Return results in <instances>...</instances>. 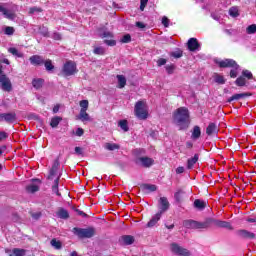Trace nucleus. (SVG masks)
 <instances>
[{
    "instance_id": "41",
    "label": "nucleus",
    "mask_w": 256,
    "mask_h": 256,
    "mask_svg": "<svg viewBox=\"0 0 256 256\" xmlns=\"http://www.w3.org/2000/svg\"><path fill=\"white\" fill-rule=\"evenodd\" d=\"M59 123H61V117L56 116L51 119L50 125L51 127L55 128L59 125Z\"/></svg>"
},
{
    "instance_id": "42",
    "label": "nucleus",
    "mask_w": 256,
    "mask_h": 256,
    "mask_svg": "<svg viewBox=\"0 0 256 256\" xmlns=\"http://www.w3.org/2000/svg\"><path fill=\"white\" fill-rule=\"evenodd\" d=\"M43 63L45 65L46 71H53V69H55V66H53V62H51V60H46Z\"/></svg>"
},
{
    "instance_id": "50",
    "label": "nucleus",
    "mask_w": 256,
    "mask_h": 256,
    "mask_svg": "<svg viewBox=\"0 0 256 256\" xmlns=\"http://www.w3.org/2000/svg\"><path fill=\"white\" fill-rule=\"evenodd\" d=\"M130 41H131V35L129 34L124 35L121 39V43H130Z\"/></svg>"
},
{
    "instance_id": "37",
    "label": "nucleus",
    "mask_w": 256,
    "mask_h": 256,
    "mask_svg": "<svg viewBox=\"0 0 256 256\" xmlns=\"http://www.w3.org/2000/svg\"><path fill=\"white\" fill-rule=\"evenodd\" d=\"M118 127L122 129V131H129V125L127 123V120H120L118 122Z\"/></svg>"
},
{
    "instance_id": "43",
    "label": "nucleus",
    "mask_w": 256,
    "mask_h": 256,
    "mask_svg": "<svg viewBox=\"0 0 256 256\" xmlns=\"http://www.w3.org/2000/svg\"><path fill=\"white\" fill-rule=\"evenodd\" d=\"M170 55L171 57H174V59H181V57H183V51L178 49L174 52H171Z\"/></svg>"
},
{
    "instance_id": "16",
    "label": "nucleus",
    "mask_w": 256,
    "mask_h": 256,
    "mask_svg": "<svg viewBox=\"0 0 256 256\" xmlns=\"http://www.w3.org/2000/svg\"><path fill=\"white\" fill-rule=\"evenodd\" d=\"M238 236H240L241 239H255V234L247 230H239Z\"/></svg>"
},
{
    "instance_id": "25",
    "label": "nucleus",
    "mask_w": 256,
    "mask_h": 256,
    "mask_svg": "<svg viewBox=\"0 0 256 256\" xmlns=\"http://www.w3.org/2000/svg\"><path fill=\"white\" fill-rule=\"evenodd\" d=\"M8 53H11V55H13L14 57H18L20 59H22V57H24L23 52L18 51V49L15 47L8 48Z\"/></svg>"
},
{
    "instance_id": "6",
    "label": "nucleus",
    "mask_w": 256,
    "mask_h": 256,
    "mask_svg": "<svg viewBox=\"0 0 256 256\" xmlns=\"http://www.w3.org/2000/svg\"><path fill=\"white\" fill-rule=\"evenodd\" d=\"M62 73L65 77H71L77 73V65L73 61H68L62 68Z\"/></svg>"
},
{
    "instance_id": "55",
    "label": "nucleus",
    "mask_w": 256,
    "mask_h": 256,
    "mask_svg": "<svg viewBox=\"0 0 256 256\" xmlns=\"http://www.w3.org/2000/svg\"><path fill=\"white\" fill-rule=\"evenodd\" d=\"M84 133H85V131L83 130V128H77V130H76L77 137H83Z\"/></svg>"
},
{
    "instance_id": "29",
    "label": "nucleus",
    "mask_w": 256,
    "mask_h": 256,
    "mask_svg": "<svg viewBox=\"0 0 256 256\" xmlns=\"http://www.w3.org/2000/svg\"><path fill=\"white\" fill-rule=\"evenodd\" d=\"M244 97H247L246 93L234 94L228 99V103H231L232 101H239V99H243Z\"/></svg>"
},
{
    "instance_id": "40",
    "label": "nucleus",
    "mask_w": 256,
    "mask_h": 256,
    "mask_svg": "<svg viewBox=\"0 0 256 256\" xmlns=\"http://www.w3.org/2000/svg\"><path fill=\"white\" fill-rule=\"evenodd\" d=\"M229 15H230V17H239V8L231 7L229 9Z\"/></svg>"
},
{
    "instance_id": "20",
    "label": "nucleus",
    "mask_w": 256,
    "mask_h": 256,
    "mask_svg": "<svg viewBox=\"0 0 256 256\" xmlns=\"http://www.w3.org/2000/svg\"><path fill=\"white\" fill-rule=\"evenodd\" d=\"M120 241L123 243V245H133L135 239L133 236L125 235L121 237Z\"/></svg>"
},
{
    "instance_id": "63",
    "label": "nucleus",
    "mask_w": 256,
    "mask_h": 256,
    "mask_svg": "<svg viewBox=\"0 0 256 256\" xmlns=\"http://www.w3.org/2000/svg\"><path fill=\"white\" fill-rule=\"evenodd\" d=\"M53 113H59V105L54 106Z\"/></svg>"
},
{
    "instance_id": "17",
    "label": "nucleus",
    "mask_w": 256,
    "mask_h": 256,
    "mask_svg": "<svg viewBox=\"0 0 256 256\" xmlns=\"http://www.w3.org/2000/svg\"><path fill=\"white\" fill-rule=\"evenodd\" d=\"M31 65H43L45 63V60H43V57L39 55H33L29 59Z\"/></svg>"
},
{
    "instance_id": "4",
    "label": "nucleus",
    "mask_w": 256,
    "mask_h": 256,
    "mask_svg": "<svg viewBox=\"0 0 256 256\" xmlns=\"http://www.w3.org/2000/svg\"><path fill=\"white\" fill-rule=\"evenodd\" d=\"M79 106L80 112L77 116V119H79V121H82V123H85V121H91V116H89V113H87V111L89 110V101L81 100L79 102Z\"/></svg>"
},
{
    "instance_id": "23",
    "label": "nucleus",
    "mask_w": 256,
    "mask_h": 256,
    "mask_svg": "<svg viewBox=\"0 0 256 256\" xmlns=\"http://www.w3.org/2000/svg\"><path fill=\"white\" fill-rule=\"evenodd\" d=\"M199 137H201V127L194 126L192 135H191V139H193L194 141H197V139H199Z\"/></svg>"
},
{
    "instance_id": "13",
    "label": "nucleus",
    "mask_w": 256,
    "mask_h": 256,
    "mask_svg": "<svg viewBox=\"0 0 256 256\" xmlns=\"http://www.w3.org/2000/svg\"><path fill=\"white\" fill-rule=\"evenodd\" d=\"M138 163H140V165H142V167H151V165H153V163H155V160H153V158H149V157H140V158H138Z\"/></svg>"
},
{
    "instance_id": "21",
    "label": "nucleus",
    "mask_w": 256,
    "mask_h": 256,
    "mask_svg": "<svg viewBox=\"0 0 256 256\" xmlns=\"http://www.w3.org/2000/svg\"><path fill=\"white\" fill-rule=\"evenodd\" d=\"M104 149H106L107 151H117L120 149V146L119 144L108 142L104 144Z\"/></svg>"
},
{
    "instance_id": "32",
    "label": "nucleus",
    "mask_w": 256,
    "mask_h": 256,
    "mask_svg": "<svg viewBox=\"0 0 256 256\" xmlns=\"http://www.w3.org/2000/svg\"><path fill=\"white\" fill-rule=\"evenodd\" d=\"M205 201H203V200H199V199H196L195 201H194V207L196 208V209H199L200 211H203V209L205 208Z\"/></svg>"
},
{
    "instance_id": "19",
    "label": "nucleus",
    "mask_w": 256,
    "mask_h": 256,
    "mask_svg": "<svg viewBox=\"0 0 256 256\" xmlns=\"http://www.w3.org/2000/svg\"><path fill=\"white\" fill-rule=\"evenodd\" d=\"M2 121H6V123H13V121H15V113H3Z\"/></svg>"
},
{
    "instance_id": "38",
    "label": "nucleus",
    "mask_w": 256,
    "mask_h": 256,
    "mask_svg": "<svg viewBox=\"0 0 256 256\" xmlns=\"http://www.w3.org/2000/svg\"><path fill=\"white\" fill-rule=\"evenodd\" d=\"M25 253V249L15 248L10 254V256H25Z\"/></svg>"
},
{
    "instance_id": "61",
    "label": "nucleus",
    "mask_w": 256,
    "mask_h": 256,
    "mask_svg": "<svg viewBox=\"0 0 256 256\" xmlns=\"http://www.w3.org/2000/svg\"><path fill=\"white\" fill-rule=\"evenodd\" d=\"M136 26H138L139 29H145V24L143 22H136Z\"/></svg>"
},
{
    "instance_id": "7",
    "label": "nucleus",
    "mask_w": 256,
    "mask_h": 256,
    "mask_svg": "<svg viewBox=\"0 0 256 256\" xmlns=\"http://www.w3.org/2000/svg\"><path fill=\"white\" fill-rule=\"evenodd\" d=\"M170 250L174 255L177 256H191V252L188 249L184 248L183 246H180L177 243H172L170 245Z\"/></svg>"
},
{
    "instance_id": "3",
    "label": "nucleus",
    "mask_w": 256,
    "mask_h": 256,
    "mask_svg": "<svg viewBox=\"0 0 256 256\" xmlns=\"http://www.w3.org/2000/svg\"><path fill=\"white\" fill-rule=\"evenodd\" d=\"M134 113L138 119L145 120L149 117V111L147 109V102L138 101L134 107Z\"/></svg>"
},
{
    "instance_id": "64",
    "label": "nucleus",
    "mask_w": 256,
    "mask_h": 256,
    "mask_svg": "<svg viewBox=\"0 0 256 256\" xmlns=\"http://www.w3.org/2000/svg\"><path fill=\"white\" fill-rule=\"evenodd\" d=\"M247 221H248V223H256L255 218H248Z\"/></svg>"
},
{
    "instance_id": "36",
    "label": "nucleus",
    "mask_w": 256,
    "mask_h": 256,
    "mask_svg": "<svg viewBox=\"0 0 256 256\" xmlns=\"http://www.w3.org/2000/svg\"><path fill=\"white\" fill-rule=\"evenodd\" d=\"M26 191H28V193H37V191H39V185L30 184L26 187Z\"/></svg>"
},
{
    "instance_id": "33",
    "label": "nucleus",
    "mask_w": 256,
    "mask_h": 256,
    "mask_svg": "<svg viewBox=\"0 0 256 256\" xmlns=\"http://www.w3.org/2000/svg\"><path fill=\"white\" fill-rule=\"evenodd\" d=\"M58 169H59V162H55L50 170L49 179H53L54 175H57Z\"/></svg>"
},
{
    "instance_id": "45",
    "label": "nucleus",
    "mask_w": 256,
    "mask_h": 256,
    "mask_svg": "<svg viewBox=\"0 0 256 256\" xmlns=\"http://www.w3.org/2000/svg\"><path fill=\"white\" fill-rule=\"evenodd\" d=\"M93 53L94 55H105V48L101 46L95 47Z\"/></svg>"
},
{
    "instance_id": "12",
    "label": "nucleus",
    "mask_w": 256,
    "mask_h": 256,
    "mask_svg": "<svg viewBox=\"0 0 256 256\" xmlns=\"http://www.w3.org/2000/svg\"><path fill=\"white\" fill-rule=\"evenodd\" d=\"M0 83L2 85V89L3 91H11L12 86H11V80H9V78H7V76L4 75H0Z\"/></svg>"
},
{
    "instance_id": "49",
    "label": "nucleus",
    "mask_w": 256,
    "mask_h": 256,
    "mask_svg": "<svg viewBox=\"0 0 256 256\" xmlns=\"http://www.w3.org/2000/svg\"><path fill=\"white\" fill-rule=\"evenodd\" d=\"M147 3H149V0H140V11H145V7H147Z\"/></svg>"
},
{
    "instance_id": "2",
    "label": "nucleus",
    "mask_w": 256,
    "mask_h": 256,
    "mask_svg": "<svg viewBox=\"0 0 256 256\" xmlns=\"http://www.w3.org/2000/svg\"><path fill=\"white\" fill-rule=\"evenodd\" d=\"M216 64L222 68H231L230 77L235 79L237 77V69H239V65L233 59H224V60H216Z\"/></svg>"
},
{
    "instance_id": "9",
    "label": "nucleus",
    "mask_w": 256,
    "mask_h": 256,
    "mask_svg": "<svg viewBox=\"0 0 256 256\" xmlns=\"http://www.w3.org/2000/svg\"><path fill=\"white\" fill-rule=\"evenodd\" d=\"M211 223H214V225L220 229H228L229 231H233V225H231V223L228 221L211 219Z\"/></svg>"
},
{
    "instance_id": "56",
    "label": "nucleus",
    "mask_w": 256,
    "mask_h": 256,
    "mask_svg": "<svg viewBox=\"0 0 256 256\" xmlns=\"http://www.w3.org/2000/svg\"><path fill=\"white\" fill-rule=\"evenodd\" d=\"M162 25H164V27H169V18L164 16L162 18Z\"/></svg>"
},
{
    "instance_id": "26",
    "label": "nucleus",
    "mask_w": 256,
    "mask_h": 256,
    "mask_svg": "<svg viewBox=\"0 0 256 256\" xmlns=\"http://www.w3.org/2000/svg\"><path fill=\"white\" fill-rule=\"evenodd\" d=\"M116 77L118 79V88L123 89L127 85V78L123 75H117Z\"/></svg>"
},
{
    "instance_id": "60",
    "label": "nucleus",
    "mask_w": 256,
    "mask_h": 256,
    "mask_svg": "<svg viewBox=\"0 0 256 256\" xmlns=\"http://www.w3.org/2000/svg\"><path fill=\"white\" fill-rule=\"evenodd\" d=\"M9 137L6 132L1 131L0 132V141H3V139H7Z\"/></svg>"
},
{
    "instance_id": "46",
    "label": "nucleus",
    "mask_w": 256,
    "mask_h": 256,
    "mask_svg": "<svg viewBox=\"0 0 256 256\" xmlns=\"http://www.w3.org/2000/svg\"><path fill=\"white\" fill-rule=\"evenodd\" d=\"M242 77H244V79L246 78L248 80H251V79H253V73H251V71H249V70H243Z\"/></svg>"
},
{
    "instance_id": "59",
    "label": "nucleus",
    "mask_w": 256,
    "mask_h": 256,
    "mask_svg": "<svg viewBox=\"0 0 256 256\" xmlns=\"http://www.w3.org/2000/svg\"><path fill=\"white\" fill-rule=\"evenodd\" d=\"M76 155H83V149L81 147H75Z\"/></svg>"
},
{
    "instance_id": "5",
    "label": "nucleus",
    "mask_w": 256,
    "mask_h": 256,
    "mask_svg": "<svg viewBox=\"0 0 256 256\" xmlns=\"http://www.w3.org/2000/svg\"><path fill=\"white\" fill-rule=\"evenodd\" d=\"M74 235L80 237V239H91L95 236V228H73Z\"/></svg>"
},
{
    "instance_id": "31",
    "label": "nucleus",
    "mask_w": 256,
    "mask_h": 256,
    "mask_svg": "<svg viewBox=\"0 0 256 256\" xmlns=\"http://www.w3.org/2000/svg\"><path fill=\"white\" fill-rule=\"evenodd\" d=\"M143 189L146 193H153V191H157V186L153 184H144Z\"/></svg>"
},
{
    "instance_id": "18",
    "label": "nucleus",
    "mask_w": 256,
    "mask_h": 256,
    "mask_svg": "<svg viewBox=\"0 0 256 256\" xmlns=\"http://www.w3.org/2000/svg\"><path fill=\"white\" fill-rule=\"evenodd\" d=\"M161 212L156 213L152 219L147 223V227H155L157 225V222L161 220Z\"/></svg>"
},
{
    "instance_id": "48",
    "label": "nucleus",
    "mask_w": 256,
    "mask_h": 256,
    "mask_svg": "<svg viewBox=\"0 0 256 256\" xmlns=\"http://www.w3.org/2000/svg\"><path fill=\"white\" fill-rule=\"evenodd\" d=\"M4 32H5V35H13V33H15V29L11 26H7Z\"/></svg>"
},
{
    "instance_id": "47",
    "label": "nucleus",
    "mask_w": 256,
    "mask_h": 256,
    "mask_svg": "<svg viewBox=\"0 0 256 256\" xmlns=\"http://www.w3.org/2000/svg\"><path fill=\"white\" fill-rule=\"evenodd\" d=\"M166 72L168 73V75H173V71H175V65L171 64V65H167L165 67Z\"/></svg>"
},
{
    "instance_id": "58",
    "label": "nucleus",
    "mask_w": 256,
    "mask_h": 256,
    "mask_svg": "<svg viewBox=\"0 0 256 256\" xmlns=\"http://www.w3.org/2000/svg\"><path fill=\"white\" fill-rule=\"evenodd\" d=\"M176 173H177L178 175H181V173H185V167L179 166V167L176 169Z\"/></svg>"
},
{
    "instance_id": "27",
    "label": "nucleus",
    "mask_w": 256,
    "mask_h": 256,
    "mask_svg": "<svg viewBox=\"0 0 256 256\" xmlns=\"http://www.w3.org/2000/svg\"><path fill=\"white\" fill-rule=\"evenodd\" d=\"M57 217H59V219H69V212L66 209H59L57 212Z\"/></svg>"
},
{
    "instance_id": "54",
    "label": "nucleus",
    "mask_w": 256,
    "mask_h": 256,
    "mask_svg": "<svg viewBox=\"0 0 256 256\" xmlns=\"http://www.w3.org/2000/svg\"><path fill=\"white\" fill-rule=\"evenodd\" d=\"M29 13L33 15L34 13H41V8L32 7L29 9Z\"/></svg>"
},
{
    "instance_id": "24",
    "label": "nucleus",
    "mask_w": 256,
    "mask_h": 256,
    "mask_svg": "<svg viewBox=\"0 0 256 256\" xmlns=\"http://www.w3.org/2000/svg\"><path fill=\"white\" fill-rule=\"evenodd\" d=\"M199 161V154H195L194 157L188 159L187 161V169H192L195 164Z\"/></svg>"
},
{
    "instance_id": "57",
    "label": "nucleus",
    "mask_w": 256,
    "mask_h": 256,
    "mask_svg": "<svg viewBox=\"0 0 256 256\" xmlns=\"http://www.w3.org/2000/svg\"><path fill=\"white\" fill-rule=\"evenodd\" d=\"M52 38H54L55 41H61V35L58 32H54Z\"/></svg>"
},
{
    "instance_id": "14",
    "label": "nucleus",
    "mask_w": 256,
    "mask_h": 256,
    "mask_svg": "<svg viewBox=\"0 0 256 256\" xmlns=\"http://www.w3.org/2000/svg\"><path fill=\"white\" fill-rule=\"evenodd\" d=\"M188 49L189 51H199V42L197 38H190L188 40Z\"/></svg>"
},
{
    "instance_id": "34",
    "label": "nucleus",
    "mask_w": 256,
    "mask_h": 256,
    "mask_svg": "<svg viewBox=\"0 0 256 256\" xmlns=\"http://www.w3.org/2000/svg\"><path fill=\"white\" fill-rule=\"evenodd\" d=\"M32 85H33L34 89H41L43 87V79H41V78L34 79L32 81Z\"/></svg>"
},
{
    "instance_id": "8",
    "label": "nucleus",
    "mask_w": 256,
    "mask_h": 256,
    "mask_svg": "<svg viewBox=\"0 0 256 256\" xmlns=\"http://www.w3.org/2000/svg\"><path fill=\"white\" fill-rule=\"evenodd\" d=\"M99 36L101 39H105L104 43L108 45V47H115L117 45V42L113 39V33L110 31H104L100 33Z\"/></svg>"
},
{
    "instance_id": "28",
    "label": "nucleus",
    "mask_w": 256,
    "mask_h": 256,
    "mask_svg": "<svg viewBox=\"0 0 256 256\" xmlns=\"http://www.w3.org/2000/svg\"><path fill=\"white\" fill-rule=\"evenodd\" d=\"M52 191L55 193L58 197H61V193H59V176L54 180V184L52 186Z\"/></svg>"
},
{
    "instance_id": "52",
    "label": "nucleus",
    "mask_w": 256,
    "mask_h": 256,
    "mask_svg": "<svg viewBox=\"0 0 256 256\" xmlns=\"http://www.w3.org/2000/svg\"><path fill=\"white\" fill-rule=\"evenodd\" d=\"M166 63H167V59H165V58H160L157 61L158 67H163V65H166Z\"/></svg>"
},
{
    "instance_id": "62",
    "label": "nucleus",
    "mask_w": 256,
    "mask_h": 256,
    "mask_svg": "<svg viewBox=\"0 0 256 256\" xmlns=\"http://www.w3.org/2000/svg\"><path fill=\"white\" fill-rule=\"evenodd\" d=\"M78 215H80L81 217H87V214H85V212L81 211V210H77Z\"/></svg>"
},
{
    "instance_id": "53",
    "label": "nucleus",
    "mask_w": 256,
    "mask_h": 256,
    "mask_svg": "<svg viewBox=\"0 0 256 256\" xmlns=\"http://www.w3.org/2000/svg\"><path fill=\"white\" fill-rule=\"evenodd\" d=\"M183 194V191L179 190L174 194L175 200L179 203L181 201V195Z\"/></svg>"
},
{
    "instance_id": "10",
    "label": "nucleus",
    "mask_w": 256,
    "mask_h": 256,
    "mask_svg": "<svg viewBox=\"0 0 256 256\" xmlns=\"http://www.w3.org/2000/svg\"><path fill=\"white\" fill-rule=\"evenodd\" d=\"M158 203H159V209H160L159 213H161V215H163L165 211L169 210L170 204L167 197H160Z\"/></svg>"
},
{
    "instance_id": "30",
    "label": "nucleus",
    "mask_w": 256,
    "mask_h": 256,
    "mask_svg": "<svg viewBox=\"0 0 256 256\" xmlns=\"http://www.w3.org/2000/svg\"><path fill=\"white\" fill-rule=\"evenodd\" d=\"M235 85H237V87H245V85H247V79H245L243 76H240L236 79Z\"/></svg>"
},
{
    "instance_id": "15",
    "label": "nucleus",
    "mask_w": 256,
    "mask_h": 256,
    "mask_svg": "<svg viewBox=\"0 0 256 256\" xmlns=\"http://www.w3.org/2000/svg\"><path fill=\"white\" fill-rule=\"evenodd\" d=\"M0 13H2L6 19H15V13L9 9H6L3 5H0Z\"/></svg>"
},
{
    "instance_id": "35",
    "label": "nucleus",
    "mask_w": 256,
    "mask_h": 256,
    "mask_svg": "<svg viewBox=\"0 0 256 256\" xmlns=\"http://www.w3.org/2000/svg\"><path fill=\"white\" fill-rule=\"evenodd\" d=\"M50 245H52V247L57 250H59L63 247V244L61 243V241H59L57 239H52L50 241Z\"/></svg>"
},
{
    "instance_id": "51",
    "label": "nucleus",
    "mask_w": 256,
    "mask_h": 256,
    "mask_svg": "<svg viewBox=\"0 0 256 256\" xmlns=\"http://www.w3.org/2000/svg\"><path fill=\"white\" fill-rule=\"evenodd\" d=\"M40 33H41V35H43L44 37H48V36H49V30L47 29V27H42V28H40Z\"/></svg>"
},
{
    "instance_id": "39",
    "label": "nucleus",
    "mask_w": 256,
    "mask_h": 256,
    "mask_svg": "<svg viewBox=\"0 0 256 256\" xmlns=\"http://www.w3.org/2000/svg\"><path fill=\"white\" fill-rule=\"evenodd\" d=\"M213 77H214L215 83H218L219 85H225V77L219 74H214Z\"/></svg>"
},
{
    "instance_id": "11",
    "label": "nucleus",
    "mask_w": 256,
    "mask_h": 256,
    "mask_svg": "<svg viewBox=\"0 0 256 256\" xmlns=\"http://www.w3.org/2000/svg\"><path fill=\"white\" fill-rule=\"evenodd\" d=\"M187 223H190L191 227H197V229H207L209 224L212 223L211 219H208L206 222H195V221H186L185 225L187 227Z\"/></svg>"
},
{
    "instance_id": "22",
    "label": "nucleus",
    "mask_w": 256,
    "mask_h": 256,
    "mask_svg": "<svg viewBox=\"0 0 256 256\" xmlns=\"http://www.w3.org/2000/svg\"><path fill=\"white\" fill-rule=\"evenodd\" d=\"M217 131H218L217 124H215V123H210L208 125V127L206 128L207 135H215V133H217Z\"/></svg>"
},
{
    "instance_id": "44",
    "label": "nucleus",
    "mask_w": 256,
    "mask_h": 256,
    "mask_svg": "<svg viewBox=\"0 0 256 256\" xmlns=\"http://www.w3.org/2000/svg\"><path fill=\"white\" fill-rule=\"evenodd\" d=\"M248 35H254L256 33V24H251L246 28Z\"/></svg>"
},
{
    "instance_id": "1",
    "label": "nucleus",
    "mask_w": 256,
    "mask_h": 256,
    "mask_svg": "<svg viewBox=\"0 0 256 256\" xmlns=\"http://www.w3.org/2000/svg\"><path fill=\"white\" fill-rule=\"evenodd\" d=\"M173 123L179 127V129H187L189 127V109L187 107H180L173 112Z\"/></svg>"
}]
</instances>
